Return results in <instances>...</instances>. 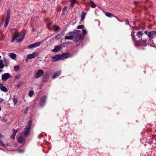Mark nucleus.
I'll use <instances>...</instances> for the list:
<instances>
[{
  "label": "nucleus",
  "instance_id": "f257e3e1",
  "mask_svg": "<svg viewBox=\"0 0 156 156\" xmlns=\"http://www.w3.org/2000/svg\"><path fill=\"white\" fill-rule=\"evenodd\" d=\"M25 34L23 33L22 35L20 33H16L12 37L11 41L13 42L15 40L19 42H21L24 39Z\"/></svg>",
  "mask_w": 156,
  "mask_h": 156
},
{
  "label": "nucleus",
  "instance_id": "f03ea898",
  "mask_svg": "<svg viewBox=\"0 0 156 156\" xmlns=\"http://www.w3.org/2000/svg\"><path fill=\"white\" fill-rule=\"evenodd\" d=\"M80 31L79 30H74L72 32H69L67 34V36H65L64 39L65 40H72L73 39L74 36H76V35L77 34H79V32Z\"/></svg>",
  "mask_w": 156,
  "mask_h": 156
},
{
  "label": "nucleus",
  "instance_id": "7ed1b4c3",
  "mask_svg": "<svg viewBox=\"0 0 156 156\" xmlns=\"http://www.w3.org/2000/svg\"><path fill=\"white\" fill-rule=\"evenodd\" d=\"M132 38L133 40L135 43V46H137L138 45L146 46L145 44L147 41V39H145L144 40H141L140 41H139L138 40H137L136 39L135 36L133 34L132 35Z\"/></svg>",
  "mask_w": 156,
  "mask_h": 156
},
{
  "label": "nucleus",
  "instance_id": "20e7f679",
  "mask_svg": "<svg viewBox=\"0 0 156 156\" xmlns=\"http://www.w3.org/2000/svg\"><path fill=\"white\" fill-rule=\"evenodd\" d=\"M12 76L9 73H5L2 76V81H6L8 79L11 78Z\"/></svg>",
  "mask_w": 156,
  "mask_h": 156
},
{
  "label": "nucleus",
  "instance_id": "39448f33",
  "mask_svg": "<svg viewBox=\"0 0 156 156\" xmlns=\"http://www.w3.org/2000/svg\"><path fill=\"white\" fill-rule=\"evenodd\" d=\"M44 73V71L42 69L39 70L35 74L34 78L37 79L41 77Z\"/></svg>",
  "mask_w": 156,
  "mask_h": 156
},
{
  "label": "nucleus",
  "instance_id": "423d86ee",
  "mask_svg": "<svg viewBox=\"0 0 156 156\" xmlns=\"http://www.w3.org/2000/svg\"><path fill=\"white\" fill-rule=\"evenodd\" d=\"M47 97L46 96H42L40 98L39 105L41 107H43L46 102Z\"/></svg>",
  "mask_w": 156,
  "mask_h": 156
},
{
  "label": "nucleus",
  "instance_id": "0eeeda50",
  "mask_svg": "<svg viewBox=\"0 0 156 156\" xmlns=\"http://www.w3.org/2000/svg\"><path fill=\"white\" fill-rule=\"evenodd\" d=\"M76 35V36L75 37L73 40L76 43H77L78 41L81 40L83 38V37L81 34H79V33Z\"/></svg>",
  "mask_w": 156,
  "mask_h": 156
},
{
  "label": "nucleus",
  "instance_id": "6e6552de",
  "mask_svg": "<svg viewBox=\"0 0 156 156\" xmlns=\"http://www.w3.org/2000/svg\"><path fill=\"white\" fill-rule=\"evenodd\" d=\"M148 37L150 39H152L154 37H156V31H150L148 34Z\"/></svg>",
  "mask_w": 156,
  "mask_h": 156
},
{
  "label": "nucleus",
  "instance_id": "1a4fd4ad",
  "mask_svg": "<svg viewBox=\"0 0 156 156\" xmlns=\"http://www.w3.org/2000/svg\"><path fill=\"white\" fill-rule=\"evenodd\" d=\"M69 52L62 53L61 55V58L62 60L66 59L69 56Z\"/></svg>",
  "mask_w": 156,
  "mask_h": 156
},
{
  "label": "nucleus",
  "instance_id": "9d476101",
  "mask_svg": "<svg viewBox=\"0 0 156 156\" xmlns=\"http://www.w3.org/2000/svg\"><path fill=\"white\" fill-rule=\"evenodd\" d=\"M52 60L53 62H55L58 60H61V55H57L54 56L52 58Z\"/></svg>",
  "mask_w": 156,
  "mask_h": 156
},
{
  "label": "nucleus",
  "instance_id": "9b49d317",
  "mask_svg": "<svg viewBox=\"0 0 156 156\" xmlns=\"http://www.w3.org/2000/svg\"><path fill=\"white\" fill-rule=\"evenodd\" d=\"M38 54L36 52H34L31 54H29L27 55L28 56L27 58L31 59L34 58Z\"/></svg>",
  "mask_w": 156,
  "mask_h": 156
},
{
  "label": "nucleus",
  "instance_id": "f8f14e48",
  "mask_svg": "<svg viewBox=\"0 0 156 156\" xmlns=\"http://www.w3.org/2000/svg\"><path fill=\"white\" fill-rule=\"evenodd\" d=\"M62 48V46L61 45L56 46L55 47L54 49L52 50V51L53 52H57L60 51Z\"/></svg>",
  "mask_w": 156,
  "mask_h": 156
},
{
  "label": "nucleus",
  "instance_id": "ddd939ff",
  "mask_svg": "<svg viewBox=\"0 0 156 156\" xmlns=\"http://www.w3.org/2000/svg\"><path fill=\"white\" fill-rule=\"evenodd\" d=\"M30 128L26 126V127L23 132V134L24 136H26L28 134L30 130Z\"/></svg>",
  "mask_w": 156,
  "mask_h": 156
},
{
  "label": "nucleus",
  "instance_id": "4468645a",
  "mask_svg": "<svg viewBox=\"0 0 156 156\" xmlns=\"http://www.w3.org/2000/svg\"><path fill=\"white\" fill-rule=\"evenodd\" d=\"M61 71H59L56 72L55 73H54L52 76V78L53 79H55V78L58 77L61 74Z\"/></svg>",
  "mask_w": 156,
  "mask_h": 156
},
{
  "label": "nucleus",
  "instance_id": "2eb2a0df",
  "mask_svg": "<svg viewBox=\"0 0 156 156\" xmlns=\"http://www.w3.org/2000/svg\"><path fill=\"white\" fill-rule=\"evenodd\" d=\"M0 89L2 91L5 92H7L8 91V90L5 87L2 85L1 84H0Z\"/></svg>",
  "mask_w": 156,
  "mask_h": 156
},
{
  "label": "nucleus",
  "instance_id": "dca6fc26",
  "mask_svg": "<svg viewBox=\"0 0 156 156\" xmlns=\"http://www.w3.org/2000/svg\"><path fill=\"white\" fill-rule=\"evenodd\" d=\"M86 15V12L84 11L82 12H81V21H83V20L85 19Z\"/></svg>",
  "mask_w": 156,
  "mask_h": 156
},
{
  "label": "nucleus",
  "instance_id": "f3484780",
  "mask_svg": "<svg viewBox=\"0 0 156 156\" xmlns=\"http://www.w3.org/2000/svg\"><path fill=\"white\" fill-rule=\"evenodd\" d=\"M18 130L17 129H15L13 130L12 135L11 136V137L12 139L15 138L16 134L17 133Z\"/></svg>",
  "mask_w": 156,
  "mask_h": 156
},
{
  "label": "nucleus",
  "instance_id": "a211bd4d",
  "mask_svg": "<svg viewBox=\"0 0 156 156\" xmlns=\"http://www.w3.org/2000/svg\"><path fill=\"white\" fill-rule=\"evenodd\" d=\"M63 36L60 33H59L55 37V39L57 40H59L60 39L61 37H62Z\"/></svg>",
  "mask_w": 156,
  "mask_h": 156
},
{
  "label": "nucleus",
  "instance_id": "6ab92c4d",
  "mask_svg": "<svg viewBox=\"0 0 156 156\" xmlns=\"http://www.w3.org/2000/svg\"><path fill=\"white\" fill-rule=\"evenodd\" d=\"M10 57L11 58L14 59L16 57V55L15 54L11 53L10 55Z\"/></svg>",
  "mask_w": 156,
  "mask_h": 156
},
{
  "label": "nucleus",
  "instance_id": "aec40b11",
  "mask_svg": "<svg viewBox=\"0 0 156 156\" xmlns=\"http://www.w3.org/2000/svg\"><path fill=\"white\" fill-rule=\"evenodd\" d=\"M47 74H45L44 75L43 77L42 78V82H46V79L47 78Z\"/></svg>",
  "mask_w": 156,
  "mask_h": 156
},
{
  "label": "nucleus",
  "instance_id": "412c9836",
  "mask_svg": "<svg viewBox=\"0 0 156 156\" xmlns=\"http://www.w3.org/2000/svg\"><path fill=\"white\" fill-rule=\"evenodd\" d=\"M76 0H71L70 7L73 8Z\"/></svg>",
  "mask_w": 156,
  "mask_h": 156
},
{
  "label": "nucleus",
  "instance_id": "4be33fe9",
  "mask_svg": "<svg viewBox=\"0 0 156 156\" xmlns=\"http://www.w3.org/2000/svg\"><path fill=\"white\" fill-rule=\"evenodd\" d=\"M90 5L91 7L93 8H95L96 6V5L91 0L90 1Z\"/></svg>",
  "mask_w": 156,
  "mask_h": 156
},
{
  "label": "nucleus",
  "instance_id": "5701e85b",
  "mask_svg": "<svg viewBox=\"0 0 156 156\" xmlns=\"http://www.w3.org/2000/svg\"><path fill=\"white\" fill-rule=\"evenodd\" d=\"M4 67V65L2 60L0 59V69H2Z\"/></svg>",
  "mask_w": 156,
  "mask_h": 156
},
{
  "label": "nucleus",
  "instance_id": "b1692460",
  "mask_svg": "<svg viewBox=\"0 0 156 156\" xmlns=\"http://www.w3.org/2000/svg\"><path fill=\"white\" fill-rule=\"evenodd\" d=\"M105 15L107 16L110 18H111L113 16V15L112 13L109 12L106 13Z\"/></svg>",
  "mask_w": 156,
  "mask_h": 156
},
{
  "label": "nucleus",
  "instance_id": "393cba45",
  "mask_svg": "<svg viewBox=\"0 0 156 156\" xmlns=\"http://www.w3.org/2000/svg\"><path fill=\"white\" fill-rule=\"evenodd\" d=\"M18 141L20 143H22L23 141V138L22 136H20L18 138Z\"/></svg>",
  "mask_w": 156,
  "mask_h": 156
},
{
  "label": "nucleus",
  "instance_id": "a878e982",
  "mask_svg": "<svg viewBox=\"0 0 156 156\" xmlns=\"http://www.w3.org/2000/svg\"><path fill=\"white\" fill-rule=\"evenodd\" d=\"M41 44V42H38L34 43L35 48L39 47Z\"/></svg>",
  "mask_w": 156,
  "mask_h": 156
},
{
  "label": "nucleus",
  "instance_id": "bb28decb",
  "mask_svg": "<svg viewBox=\"0 0 156 156\" xmlns=\"http://www.w3.org/2000/svg\"><path fill=\"white\" fill-rule=\"evenodd\" d=\"M32 121L31 120H30L28 122L26 126H27L30 128L31 126Z\"/></svg>",
  "mask_w": 156,
  "mask_h": 156
},
{
  "label": "nucleus",
  "instance_id": "cd10ccee",
  "mask_svg": "<svg viewBox=\"0 0 156 156\" xmlns=\"http://www.w3.org/2000/svg\"><path fill=\"white\" fill-rule=\"evenodd\" d=\"M13 104L14 105H16L18 102V99L17 98H14L13 99Z\"/></svg>",
  "mask_w": 156,
  "mask_h": 156
},
{
  "label": "nucleus",
  "instance_id": "c85d7f7f",
  "mask_svg": "<svg viewBox=\"0 0 156 156\" xmlns=\"http://www.w3.org/2000/svg\"><path fill=\"white\" fill-rule=\"evenodd\" d=\"M82 32L83 33L82 35L84 37L85 35L87 34V31L86 30L83 29L82 30Z\"/></svg>",
  "mask_w": 156,
  "mask_h": 156
},
{
  "label": "nucleus",
  "instance_id": "c756f323",
  "mask_svg": "<svg viewBox=\"0 0 156 156\" xmlns=\"http://www.w3.org/2000/svg\"><path fill=\"white\" fill-rule=\"evenodd\" d=\"M53 27H55L54 30L55 31H57L59 29V27L57 25H54L53 26Z\"/></svg>",
  "mask_w": 156,
  "mask_h": 156
},
{
  "label": "nucleus",
  "instance_id": "7c9ffc66",
  "mask_svg": "<svg viewBox=\"0 0 156 156\" xmlns=\"http://www.w3.org/2000/svg\"><path fill=\"white\" fill-rule=\"evenodd\" d=\"M34 45V43L29 45L28 46V48L29 49H31L32 48H35Z\"/></svg>",
  "mask_w": 156,
  "mask_h": 156
},
{
  "label": "nucleus",
  "instance_id": "2f4dec72",
  "mask_svg": "<svg viewBox=\"0 0 156 156\" xmlns=\"http://www.w3.org/2000/svg\"><path fill=\"white\" fill-rule=\"evenodd\" d=\"M34 94V92L32 91H30L29 92L28 95L30 97H31Z\"/></svg>",
  "mask_w": 156,
  "mask_h": 156
},
{
  "label": "nucleus",
  "instance_id": "473e14b6",
  "mask_svg": "<svg viewBox=\"0 0 156 156\" xmlns=\"http://www.w3.org/2000/svg\"><path fill=\"white\" fill-rule=\"evenodd\" d=\"M19 66H16L14 67V69L15 71H16L18 70L19 69Z\"/></svg>",
  "mask_w": 156,
  "mask_h": 156
},
{
  "label": "nucleus",
  "instance_id": "72a5a7b5",
  "mask_svg": "<svg viewBox=\"0 0 156 156\" xmlns=\"http://www.w3.org/2000/svg\"><path fill=\"white\" fill-rule=\"evenodd\" d=\"M9 21V20H5L4 24V26L5 27H6L7 26L8 24Z\"/></svg>",
  "mask_w": 156,
  "mask_h": 156
},
{
  "label": "nucleus",
  "instance_id": "f704fd0d",
  "mask_svg": "<svg viewBox=\"0 0 156 156\" xmlns=\"http://www.w3.org/2000/svg\"><path fill=\"white\" fill-rule=\"evenodd\" d=\"M18 151L20 153H22L24 152V150L23 149H20L18 150Z\"/></svg>",
  "mask_w": 156,
  "mask_h": 156
},
{
  "label": "nucleus",
  "instance_id": "c9c22d12",
  "mask_svg": "<svg viewBox=\"0 0 156 156\" xmlns=\"http://www.w3.org/2000/svg\"><path fill=\"white\" fill-rule=\"evenodd\" d=\"M0 145L3 147H5V144L2 142V141L0 140Z\"/></svg>",
  "mask_w": 156,
  "mask_h": 156
},
{
  "label": "nucleus",
  "instance_id": "e433bc0d",
  "mask_svg": "<svg viewBox=\"0 0 156 156\" xmlns=\"http://www.w3.org/2000/svg\"><path fill=\"white\" fill-rule=\"evenodd\" d=\"M22 82H19L17 85V87L18 88H20L22 84Z\"/></svg>",
  "mask_w": 156,
  "mask_h": 156
},
{
  "label": "nucleus",
  "instance_id": "4c0bfd02",
  "mask_svg": "<svg viewBox=\"0 0 156 156\" xmlns=\"http://www.w3.org/2000/svg\"><path fill=\"white\" fill-rule=\"evenodd\" d=\"M84 27V25H79L77 27V28L78 29H82Z\"/></svg>",
  "mask_w": 156,
  "mask_h": 156
},
{
  "label": "nucleus",
  "instance_id": "58836bf2",
  "mask_svg": "<svg viewBox=\"0 0 156 156\" xmlns=\"http://www.w3.org/2000/svg\"><path fill=\"white\" fill-rule=\"evenodd\" d=\"M20 74L16 75L15 76V78L16 79H20Z\"/></svg>",
  "mask_w": 156,
  "mask_h": 156
},
{
  "label": "nucleus",
  "instance_id": "ea45409f",
  "mask_svg": "<svg viewBox=\"0 0 156 156\" xmlns=\"http://www.w3.org/2000/svg\"><path fill=\"white\" fill-rule=\"evenodd\" d=\"M1 121L4 122H6L7 121V119L3 118L2 119Z\"/></svg>",
  "mask_w": 156,
  "mask_h": 156
},
{
  "label": "nucleus",
  "instance_id": "a19ab883",
  "mask_svg": "<svg viewBox=\"0 0 156 156\" xmlns=\"http://www.w3.org/2000/svg\"><path fill=\"white\" fill-rule=\"evenodd\" d=\"M137 34L140 35V36H142L143 35V32L142 31H139L137 32Z\"/></svg>",
  "mask_w": 156,
  "mask_h": 156
},
{
  "label": "nucleus",
  "instance_id": "79ce46f5",
  "mask_svg": "<svg viewBox=\"0 0 156 156\" xmlns=\"http://www.w3.org/2000/svg\"><path fill=\"white\" fill-rule=\"evenodd\" d=\"M66 30V29H65V30H63L61 32V33H60L63 36V35L65 33V31Z\"/></svg>",
  "mask_w": 156,
  "mask_h": 156
},
{
  "label": "nucleus",
  "instance_id": "37998d69",
  "mask_svg": "<svg viewBox=\"0 0 156 156\" xmlns=\"http://www.w3.org/2000/svg\"><path fill=\"white\" fill-rule=\"evenodd\" d=\"M10 13L11 10L10 9H8L7 12V15H10Z\"/></svg>",
  "mask_w": 156,
  "mask_h": 156
},
{
  "label": "nucleus",
  "instance_id": "c03bdc74",
  "mask_svg": "<svg viewBox=\"0 0 156 156\" xmlns=\"http://www.w3.org/2000/svg\"><path fill=\"white\" fill-rule=\"evenodd\" d=\"M10 18V15H7L6 20H9Z\"/></svg>",
  "mask_w": 156,
  "mask_h": 156
},
{
  "label": "nucleus",
  "instance_id": "a18cd8bd",
  "mask_svg": "<svg viewBox=\"0 0 156 156\" xmlns=\"http://www.w3.org/2000/svg\"><path fill=\"white\" fill-rule=\"evenodd\" d=\"M4 66H5L6 67H7L9 64V62H4Z\"/></svg>",
  "mask_w": 156,
  "mask_h": 156
},
{
  "label": "nucleus",
  "instance_id": "49530a36",
  "mask_svg": "<svg viewBox=\"0 0 156 156\" xmlns=\"http://www.w3.org/2000/svg\"><path fill=\"white\" fill-rule=\"evenodd\" d=\"M139 38V40H138L139 41H140L142 38V36H139L138 37Z\"/></svg>",
  "mask_w": 156,
  "mask_h": 156
},
{
  "label": "nucleus",
  "instance_id": "de8ad7c7",
  "mask_svg": "<svg viewBox=\"0 0 156 156\" xmlns=\"http://www.w3.org/2000/svg\"><path fill=\"white\" fill-rule=\"evenodd\" d=\"M50 25H51V23H50L48 24L47 25V27L48 28H49V29H50Z\"/></svg>",
  "mask_w": 156,
  "mask_h": 156
},
{
  "label": "nucleus",
  "instance_id": "09e8293b",
  "mask_svg": "<svg viewBox=\"0 0 156 156\" xmlns=\"http://www.w3.org/2000/svg\"><path fill=\"white\" fill-rule=\"evenodd\" d=\"M27 111H28V108H26V110L24 111V113L25 114H26L27 112Z\"/></svg>",
  "mask_w": 156,
  "mask_h": 156
},
{
  "label": "nucleus",
  "instance_id": "8fccbe9b",
  "mask_svg": "<svg viewBox=\"0 0 156 156\" xmlns=\"http://www.w3.org/2000/svg\"><path fill=\"white\" fill-rule=\"evenodd\" d=\"M4 61H5V62H9L6 58H4Z\"/></svg>",
  "mask_w": 156,
  "mask_h": 156
},
{
  "label": "nucleus",
  "instance_id": "3c124183",
  "mask_svg": "<svg viewBox=\"0 0 156 156\" xmlns=\"http://www.w3.org/2000/svg\"><path fill=\"white\" fill-rule=\"evenodd\" d=\"M27 57H28V56L27 55V58H26V60H25V61H26V62H27V61H28V59H30V58H27Z\"/></svg>",
  "mask_w": 156,
  "mask_h": 156
},
{
  "label": "nucleus",
  "instance_id": "603ef678",
  "mask_svg": "<svg viewBox=\"0 0 156 156\" xmlns=\"http://www.w3.org/2000/svg\"><path fill=\"white\" fill-rule=\"evenodd\" d=\"M126 24L127 25H128L129 24V22L128 20L126 21Z\"/></svg>",
  "mask_w": 156,
  "mask_h": 156
},
{
  "label": "nucleus",
  "instance_id": "864d4df0",
  "mask_svg": "<svg viewBox=\"0 0 156 156\" xmlns=\"http://www.w3.org/2000/svg\"><path fill=\"white\" fill-rule=\"evenodd\" d=\"M144 33H145L147 35H148V31L147 30H146L144 31Z\"/></svg>",
  "mask_w": 156,
  "mask_h": 156
},
{
  "label": "nucleus",
  "instance_id": "5fc2aeb1",
  "mask_svg": "<svg viewBox=\"0 0 156 156\" xmlns=\"http://www.w3.org/2000/svg\"><path fill=\"white\" fill-rule=\"evenodd\" d=\"M4 101V99L2 98H0V102L3 101Z\"/></svg>",
  "mask_w": 156,
  "mask_h": 156
},
{
  "label": "nucleus",
  "instance_id": "6e6d98bb",
  "mask_svg": "<svg viewBox=\"0 0 156 156\" xmlns=\"http://www.w3.org/2000/svg\"><path fill=\"white\" fill-rule=\"evenodd\" d=\"M67 9V7L66 6H65L63 8V10H66Z\"/></svg>",
  "mask_w": 156,
  "mask_h": 156
},
{
  "label": "nucleus",
  "instance_id": "4d7b16f0",
  "mask_svg": "<svg viewBox=\"0 0 156 156\" xmlns=\"http://www.w3.org/2000/svg\"><path fill=\"white\" fill-rule=\"evenodd\" d=\"M35 30V28H33L32 30V31H34Z\"/></svg>",
  "mask_w": 156,
  "mask_h": 156
},
{
  "label": "nucleus",
  "instance_id": "13d9d810",
  "mask_svg": "<svg viewBox=\"0 0 156 156\" xmlns=\"http://www.w3.org/2000/svg\"><path fill=\"white\" fill-rule=\"evenodd\" d=\"M3 39V38L2 37H1V38H0V41L2 40Z\"/></svg>",
  "mask_w": 156,
  "mask_h": 156
},
{
  "label": "nucleus",
  "instance_id": "bf43d9fd",
  "mask_svg": "<svg viewBox=\"0 0 156 156\" xmlns=\"http://www.w3.org/2000/svg\"><path fill=\"white\" fill-rule=\"evenodd\" d=\"M2 137V135L0 133V138H1Z\"/></svg>",
  "mask_w": 156,
  "mask_h": 156
},
{
  "label": "nucleus",
  "instance_id": "052dcab7",
  "mask_svg": "<svg viewBox=\"0 0 156 156\" xmlns=\"http://www.w3.org/2000/svg\"><path fill=\"white\" fill-rule=\"evenodd\" d=\"M119 22H123V21H121V20H119Z\"/></svg>",
  "mask_w": 156,
  "mask_h": 156
},
{
  "label": "nucleus",
  "instance_id": "680f3d73",
  "mask_svg": "<svg viewBox=\"0 0 156 156\" xmlns=\"http://www.w3.org/2000/svg\"><path fill=\"white\" fill-rule=\"evenodd\" d=\"M2 70L0 69V73L2 71Z\"/></svg>",
  "mask_w": 156,
  "mask_h": 156
},
{
  "label": "nucleus",
  "instance_id": "e2e57ef3",
  "mask_svg": "<svg viewBox=\"0 0 156 156\" xmlns=\"http://www.w3.org/2000/svg\"><path fill=\"white\" fill-rule=\"evenodd\" d=\"M1 108L0 107V111H1Z\"/></svg>",
  "mask_w": 156,
  "mask_h": 156
},
{
  "label": "nucleus",
  "instance_id": "0e129e2a",
  "mask_svg": "<svg viewBox=\"0 0 156 156\" xmlns=\"http://www.w3.org/2000/svg\"><path fill=\"white\" fill-rule=\"evenodd\" d=\"M1 56L0 55V58H1Z\"/></svg>",
  "mask_w": 156,
  "mask_h": 156
}]
</instances>
